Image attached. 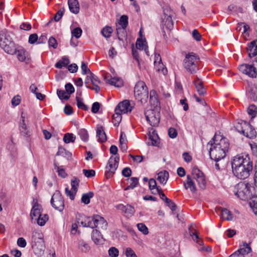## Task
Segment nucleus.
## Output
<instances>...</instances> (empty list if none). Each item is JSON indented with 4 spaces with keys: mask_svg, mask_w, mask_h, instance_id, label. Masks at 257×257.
Wrapping results in <instances>:
<instances>
[{
    "mask_svg": "<svg viewBox=\"0 0 257 257\" xmlns=\"http://www.w3.org/2000/svg\"><path fill=\"white\" fill-rule=\"evenodd\" d=\"M38 40V37L36 34H31L29 37V43L33 44Z\"/></svg>",
    "mask_w": 257,
    "mask_h": 257,
    "instance_id": "62",
    "label": "nucleus"
},
{
    "mask_svg": "<svg viewBox=\"0 0 257 257\" xmlns=\"http://www.w3.org/2000/svg\"><path fill=\"white\" fill-rule=\"evenodd\" d=\"M57 94L59 98L61 99L68 100L70 98V95L67 94L63 90L57 89Z\"/></svg>",
    "mask_w": 257,
    "mask_h": 257,
    "instance_id": "49",
    "label": "nucleus"
},
{
    "mask_svg": "<svg viewBox=\"0 0 257 257\" xmlns=\"http://www.w3.org/2000/svg\"><path fill=\"white\" fill-rule=\"evenodd\" d=\"M16 53L17 54L18 60L21 62H24L29 60L28 54L27 51L22 47L17 45L16 49Z\"/></svg>",
    "mask_w": 257,
    "mask_h": 257,
    "instance_id": "21",
    "label": "nucleus"
},
{
    "mask_svg": "<svg viewBox=\"0 0 257 257\" xmlns=\"http://www.w3.org/2000/svg\"><path fill=\"white\" fill-rule=\"evenodd\" d=\"M93 219V217L83 216H81V219H78L77 222L78 224H81L83 227H89L93 228V225H94Z\"/></svg>",
    "mask_w": 257,
    "mask_h": 257,
    "instance_id": "22",
    "label": "nucleus"
},
{
    "mask_svg": "<svg viewBox=\"0 0 257 257\" xmlns=\"http://www.w3.org/2000/svg\"><path fill=\"white\" fill-rule=\"evenodd\" d=\"M96 137L98 138V141L100 142L103 143L106 141V135L102 125H98L97 126Z\"/></svg>",
    "mask_w": 257,
    "mask_h": 257,
    "instance_id": "26",
    "label": "nucleus"
},
{
    "mask_svg": "<svg viewBox=\"0 0 257 257\" xmlns=\"http://www.w3.org/2000/svg\"><path fill=\"white\" fill-rule=\"evenodd\" d=\"M148 88L144 81H138L134 87V96L135 98L141 103L147 102L148 98Z\"/></svg>",
    "mask_w": 257,
    "mask_h": 257,
    "instance_id": "6",
    "label": "nucleus"
},
{
    "mask_svg": "<svg viewBox=\"0 0 257 257\" xmlns=\"http://www.w3.org/2000/svg\"><path fill=\"white\" fill-rule=\"evenodd\" d=\"M49 46L50 47H52L54 49H56L57 47V42L56 40L53 37H51L48 41Z\"/></svg>",
    "mask_w": 257,
    "mask_h": 257,
    "instance_id": "63",
    "label": "nucleus"
},
{
    "mask_svg": "<svg viewBox=\"0 0 257 257\" xmlns=\"http://www.w3.org/2000/svg\"><path fill=\"white\" fill-rule=\"evenodd\" d=\"M250 205L254 213L257 215V198L253 199L252 203H250Z\"/></svg>",
    "mask_w": 257,
    "mask_h": 257,
    "instance_id": "64",
    "label": "nucleus"
},
{
    "mask_svg": "<svg viewBox=\"0 0 257 257\" xmlns=\"http://www.w3.org/2000/svg\"><path fill=\"white\" fill-rule=\"evenodd\" d=\"M249 57L251 58L257 55V40L248 43L246 48Z\"/></svg>",
    "mask_w": 257,
    "mask_h": 257,
    "instance_id": "20",
    "label": "nucleus"
},
{
    "mask_svg": "<svg viewBox=\"0 0 257 257\" xmlns=\"http://www.w3.org/2000/svg\"><path fill=\"white\" fill-rule=\"evenodd\" d=\"M17 46L9 34L3 32L0 33V47L5 52L11 55L15 54Z\"/></svg>",
    "mask_w": 257,
    "mask_h": 257,
    "instance_id": "5",
    "label": "nucleus"
},
{
    "mask_svg": "<svg viewBox=\"0 0 257 257\" xmlns=\"http://www.w3.org/2000/svg\"><path fill=\"white\" fill-rule=\"evenodd\" d=\"M69 9L71 12L77 14L79 12L80 8L78 0H68Z\"/></svg>",
    "mask_w": 257,
    "mask_h": 257,
    "instance_id": "25",
    "label": "nucleus"
},
{
    "mask_svg": "<svg viewBox=\"0 0 257 257\" xmlns=\"http://www.w3.org/2000/svg\"><path fill=\"white\" fill-rule=\"evenodd\" d=\"M41 209L42 207H36V206L32 207L30 212L32 222H33L36 218H38L42 214Z\"/></svg>",
    "mask_w": 257,
    "mask_h": 257,
    "instance_id": "31",
    "label": "nucleus"
},
{
    "mask_svg": "<svg viewBox=\"0 0 257 257\" xmlns=\"http://www.w3.org/2000/svg\"><path fill=\"white\" fill-rule=\"evenodd\" d=\"M112 32L111 27L106 26L103 28L101 30L102 35L105 38H109L111 36V34Z\"/></svg>",
    "mask_w": 257,
    "mask_h": 257,
    "instance_id": "45",
    "label": "nucleus"
},
{
    "mask_svg": "<svg viewBox=\"0 0 257 257\" xmlns=\"http://www.w3.org/2000/svg\"><path fill=\"white\" fill-rule=\"evenodd\" d=\"M237 131L249 139L255 137L256 133L252 126L246 121H238L234 126Z\"/></svg>",
    "mask_w": 257,
    "mask_h": 257,
    "instance_id": "7",
    "label": "nucleus"
},
{
    "mask_svg": "<svg viewBox=\"0 0 257 257\" xmlns=\"http://www.w3.org/2000/svg\"><path fill=\"white\" fill-rule=\"evenodd\" d=\"M247 112L249 115L251 116V118L255 116L257 113V108L254 105H250L247 108Z\"/></svg>",
    "mask_w": 257,
    "mask_h": 257,
    "instance_id": "51",
    "label": "nucleus"
},
{
    "mask_svg": "<svg viewBox=\"0 0 257 257\" xmlns=\"http://www.w3.org/2000/svg\"><path fill=\"white\" fill-rule=\"evenodd\" d=\"M193 180L192 176L188 175L186 180L183 183V185L185 189H189L192 193H195L197 191V187Z\"/></svg>",
    "mask_w": 257,
    "mask_h": 257,
    "instance_id": "18",
    "label": "nucleus"
},
{
    "mask_svg": "<svg viewBox=\"0 0 257 257\" xmlns=\"http://www.w3.org/2000/svg\"><path fill=\"white\" fill-rule=\"evenodd\" d=\"M19 131L20 134L25 138H28L32 135V131L25 122V116L23 112L21 114V119L19 122Z\"/></svg>",
    "mask_w": 257,
    "mask_h": 257,
    "instance_id": "14",
    "label": "nucleus"
},
{
    "mask_svg": "<svg viewBox=\"0 0 257 257\" xmlns=\"http://www.w3.org/2000/svg\"><path fill=\"white\" fill-rule=\"evenodd\" d=\"M91 238L96 244H102L104 241L101 234L97 229L93 230L91 234Z\"/></svg>",
    "mask_w": 257,
    "mask_h": 257,
    "instance_id": "23",
    "label": "nucleus"
},
{
    "mask_svg": "<svg viewBox=\"0 0 257 257\" xmlns=\"http://www.w3.org/2000/svg\"><path fill=\"white\" fill-rule=\"evenodd\" d=\"M138 230L145 235L149 233V230L146 225L143 223H139L137 224Z\"/></svg>",
    "mask_w": 257,
    "mask_h": 257,
    "instance_id": "50",
    "label": "nucleus"
},
{
    "mask_svg": "<svg viewBox=\"0 0 257 257\" xmlns=\"http://www.w3.org/2000/svg\"><path fill=\"white\" fill-rule=\"evenodd\" d=\"M239 25H241L243 27L242 33L244 34V38L248 37L249 33L247 32V31L249 30V26L244 23H240Z\"/></svg>",
    "mask_w": 257,
    "mask_h": 257,
    "instance_id": "57",
    "label": "nucleus"
},
{
    "mask_svg": "<svg viewBox=\"0 0 257 257\" xmlns=\"http://www.w3.org/2000/svg\"><path fill=\"white\" fill-rule=\"evenodd\" d=\"M136 48L137 49H140V50H144V49L146 51V54L148 55H149V54L148 53V52L147 50V46H146L145 42L138 39L137 41L136 44Z\"/></svg>",
    "mask_w": 257,
    "mask_h": 257,
    "instance_id": "44",
    "label": "nucleus"
},
{
    "mask_svg": "<svg viewBox=\"0 0 257 257\" xmlns=\"http://www.w3.org/2000/svg\"><path fill=\"white\" fill-rule=\"evenodd\" d=\"M72 35L73 36L75 37L76 38L78 39L79 38L82 33V31L81 29L79 27L76 28L74 29L72 31Z\"/></svg>",
    "mask_w": 257,
    "mask_h": 257,
    "instance_id": "53",
    "label": "nucleus"
},
{
    "mask_svg": "<svg viewBox=\"0 0 257 257\" xmlns=\"http://www.w3.org/2000/svg\"><path fill=\"white\" fill-rule=\"evenodd\" d=\"M78 248L81 252L84 253L88 252L90 249L89 245L83 240L78 241Z\"/></svg>",
    "mask_w": 257,
    "mask_h": 257,
    "instance_id": "32",
    "label": "nucleus"
},
{
    "mask_svg": "<svg viewBox=\"0 0 257 257\" xmlns=\"http://www.w3.org/2000/svg\"><path fill=\"white\" fill-rule=\"evenodd\" d=\"M75 139L76 137L73 134L66 133L64 135L63 141L65 143L68 144L74 142Z\"/></svg>",
    "mask_w": 257,
    "mask_h": 257,
    "instance_id": "42",
    "label": "nucleus"
},
{
    "mask_svg": "<svg viewBox=\"0 0 257 257\" xmlns=\"http://www.w3.org/2000/svg\"><path fill=\"white\" fill-rule=\"evenodd\" d=\"M83 173L85 176L87 178L94 177L95 175V172L94 170L83 169Z\"/></svg>",
    "mask_w": 257,
    "mask_h": 257,
    "instance_id": "56",
    "label": "nucleus"
},
{
    "mask_svg": "<svg viewBox=\"0 0 257 257\" xmlns=\"http://www.w3.org/2000/svg\"><path fill=\"white\" fill-rule=\"evenodd\" d=\"M49 219L48 215L46 214H41L38 218H36L33 223L37 222L40 226H43L45 224L46 221Z\"/></svg>",
    "mask_w": 257,
    "mask_h": 257,
    "instance_id": "33",
    "label": "nucleus"
},
{
    "mask_svg": "<svg viewBox=\"0 0 257 257\" xmlns=\"http://www.w3.org/2000/svg\"><path fill=\"white\" fill-rule=\"evenodd\" d=\"M81 68L82 70V73L83 75H85L87 73H89L90 75H92V73L88 68L87 65L84 62H82Z\"/></svg>",
    "mask_w": 257,
    "mask_h": 257,
    "instance_id": "58",
    "label": "nucleus"
},
{
    "mask_svg": "<svg viewBox=\"0 0 257 257\" xmlns=\"http://www.w3.org/2000/svg\"><path fill=\"white\" fill-rule=\"evenodd\" d=\"M147 120L152 126H157L160 122V112L158 108L147 110L145 112Z\"/></svg>",
    "mask_w": 257,
    "mask_h": 257,
    "instance_id": "9",
    "label": "nucleus"
},
{
    "mask_svg": "<svg viewBox=\"0 0 257 257\" xmlns=\"http://www.w3.org/2000/svg\"><path fill=\"white\" fill-rule=\"evenodd\" d=\"M194 84L195 86L197 92L199 95L203 96L206 94V89L203 85L202 82L199 79L197 78L196 80H195L194 81Z\"/></svg>",
    "mask_w": 257,
    "mask_h": 257,
    "instance_id": "27",
    "label": "nucleus"
},
{
    "mask_svg": "<svg viewBox=\"0 0 257 257\" xmlns=\"http://www.w3.org/2000/svg\"><path fill=\"white\" fill-rule=\"evenodd\" d=\"M51 204L53 207L59 211L64 209V203L62 196L59 191H56L53 195L51 199Z\"/></svg>",
    "mask_w": 257,
    "mask_h": 257,
    "instance_id": "11",
    "label": "nucleus"
},
{
    "mask_svg": "<svg viewBox=\"0 0 257 257\" xmlns=\"http://www.w3.org/2000/svg\"><path fill=\"white\" fill-rule=\"evenodd\" d=\"M220 212L221 218L227 221L233 220V215L231 212L226 208L219 207L216 211L217 212Z\"/></svg>",
    "mask_w": 257,
    "mask_h": 257,
    "instance_id": "24",
    "label": "nucleus"
},
{
    "mask_svg": "<svg viewBox=\"0 0 257 257\" xmlns=\"http://www.w3.org/2000/svg\"><path fill=\"white\" fill-rule=\"evenodd\" d=\"M55 168L57 170L58 175L62 178H65L67 176V174L63 169H61L59 166L55 163Z\"/></svg>",
    "mask_w": 257,
    "mask_h": 257,
    "instance_id": "61",
    "label": "nucleus"
},
{
    "mask_svg": "<svg viewBox=\"0 0 257 257\" xmlns=\"http://www.w3.org/2000/svg\"><path fill=\"white\" fill-rule=\"evenodd\" d=\"M150 101L151 105H153L155 108H157L159 100L157 97L156 92L154 90H151L150 91Z\"/></svg>",
    "mask_w": 257,
    "mask_h": 257,
    "instance_id": "34",
    "label": "nucleus"
},
{
    "mask_svg": "<svg viewBox=\"0 0 257 257\" xmlns=\"http://www.w3.org/2000/svg\"><path fill=\"white\" fill-rule=\"evenodd\" d=\"M76 192L75 191L70 190L68 187L65 188V193L67 196L69 197L70 199L74 200Z\"/></svg>",
    "mask_w": 257,
    "mask_h": 257,
    "instance_id": "59",
    "label": "nucleus"
},
{
    "mask_svg": "<svg viewBox=\"0 0 257 257\" xmlns=\"http://www.w3.org/2000/svg\"><path fill=\"white\" fill-rule=\"evenodd\" d=\"M133 107L131 105L130 101L124 100L119 102L115 107V112L121 113H125L132 111Z\"/></svg>",
    "mask_w": 257,
    "mask_h": 257,
    "instance_id": "15",
    "label": "nucleus"
},
{
    "mask_svg": "<svg viewBox=\"0 0 257 257\" xmlns=\"http://www.w3.org/2000/svg\"><path fill=\"white\" fill-rule=\"evenodd\" d=\"M93 228H97L98 229H106L107 226V223L105 219L99 215L95 216L93 219Z\"/></svg>",
    "mask_w": 257,
    "mask_h": 257,
    "instance_id": "16",
    "label": "nucleus"
},
{
    "mask_svg": "<svg viewBox=\"0 0 257 257\" xmlns=\"http://www.w3.org/2000/svg\"><path fill=\"white\" fill-rule=\"evenodd\" d=\"M154 66L156 71L161 72L164 75H165L167 73V69L162 62L158 63L157 64L154 65Z\"/></svg>",
    "mask_w": 257,
    "mask_h": 257,
    "instance_id": "41",
    "label": "nucleus"
},
{
    "mask_svg": "<svg viewBox=\"0 0 257 257\" xmlns=\"http://www.w3.org/2000/svg\"><path fill=\"white\" fill-rule=\"evenodd\" d=\"M128 25V17L126 15H122L120 17L119 20L118 22V24L116 26L126 28Z\"/></svg>",
    "mask_w": 257,
    "mask_h": 257,
    "instance_id": "39",
    "label": "nucleus"
},
{
    "mask_svg": "<svg viewBox=\"0 0 257 257\" xmlns=\"http://www.w3.org/2000/svg\"><path fill=\"white\" fill-rule=\"evenodd\" d=\"M163 23L167 29H171L173 27V22L170 15L165 14V17L163 20Z\"/></svg>",
    "mask_w": 257,
    "mask_h": 257,
    "instance_id": "35",
    "label": "nucleus"
},
{
    "mask_svg": "<svg viewBox=\"0 0 257 257\" xmlns=\"http://www.w3.org/2000/svg\"><path fill=\"white\" fill-rule=\"evenodd\" d=\"M69 63V59L66 57H63L55 64V67L57 68H61L62 67L67 66Z\"/></svg>",
    "mask_w": 257,
    "mask_h": 257,
    "instance_id": "36",
    "label": "nucleus"
},
{
    "mask_svg": "<svg viewBox=\"0 0 257 257\" xmlns=\"http://www.w3.org/2000/svg\"><path fill=\"white\" fill-rule=\"evenodd\" d=\"M94 196L92 192H89L87 193H85L82 195L81 198V201L85 204H88L90 203V199Z\"/></svg>",
    "mask_w": 257,
    "mask_h": 257,
    "instance_id": "37",
    "label": "nucleus"
},
{
    "mask_svg": "<svg viewBox=\"0 0 257 257\" xmlns=\"http://www.w3.org/2000/svg\"><path fill=\"white\" fill-rule=\"evenodd\" d=\"M169 173L164 171L163 172H160L158 174L157 180L162 184H165L169 178Z\"/></svg>",
    "mask_w": 257,
    "mask_h": 257,
    "instance_id": "30",
    "label": "nucleus"
},
{
    "mask_svg": "<svg viewBox=\"0 0 257 257\" xmlns=\"http://www.w3.org/2000/svg\"><path fill=\"white\" fill-rule=\"evenodd\" d=\"M76 99L77 101V105L79 108L84 110H87L88 109V107L83 102L82 98L76 96Z\"/></svg>",
    "mask_w": 257,
    "mask_h": 257,
    "instance_id": "48",
    "label": "nucleus"
},
{
    "mask_svg": "<svg viewBox=\"0 0 257 257\" xmlns=\"http://www.w3.org/2000/svg\"><path fill=\"white\" fill-rule=\"evenodd\" d=\"M250 187L251 185L248 183L240 182L234 187L233 192L241 200H246L252 196Z\"/></svg>",
    "mask_w": 257,
    "mask_h": 257,
    "instance_id": "3",
    "label": "nucleus"
},
{
    "mask_svg": "<svg viewBox=\"0 0 257 257\" xmlns=\"http://www.w3.org/2000/svg\"><path fill=\"white\" fill-rule=\"evenodd\" d=\"M237 252L240 253L244 257L245 254L251 252L252 250L249 243L248 244L246 242H243L242 245H241L239 249L237 250Z\"/></svg>",
    "mask_w": 257,
    "mask_h": 257,
    "instance_id": "29",
    "label": "nucleus"
},
{
    "mask_svg": "<svg viewBox=\"0 0 257 257\" xmlns=\"http://www.w3.org/2000/svg\"><path fill=\"white\" fill-rule=\"evenodd\" d=\"M116 33L118 39L119 41H123L126 39L127 34L125 27H121L116 26Z\"/></svg>",
    "mask_w": 257,
    "mask_h": 257,
    "instance_id": "28",
    "label": "nucleus"
},
{
    "mask_svg": "<svg viewBox=\"0 0 257 257\" xmlns=\"http://www.w3.org/2000/svg\"><path fill=\"white\" fill-rule=\"evenodd\" d=\"M105 82L111 85L117 87H121L123 85L122 80L118 77H112L110 74H106L104 77Z\"/></svg>",
    "mask_w": 257,
    "mask_h": 257,
    "instance_id": "17",
    "label": "nucleus"
},
{
    "mask_svg": "<svg viewBox=\"0 0 257 257\" xmlns=\"http://www.w3.org/2000/svg\"><path fill=\"white\" fill-rule=\"evenodd\" d=\"M199 58L195 55H186L184 60L185 68L191 74L195 73L198 69Z\"/></svg>",
    "mask_w": 257,
    "mask_h": 257,
    "instance_id": "8",
    "label": "nucleus"
},
{
    "mask_svg": "<svg viewBox=\"0 0 257 257\" xmlns=\"http://www.w3.org/2000/svg\"><path fill=\"white\" fill-rule=\"evenodd\" d=\"M211 145L209 155L212 160L217 162L223 159L228 151L229 144L227 139L222 136L215 134L212 141L209 142Z\"/></svg>",
    "mask_w": 257,
    "mask_h": 257,
    "instance_id": "2",
    "label": "nucleus"
},
{
    "mask_svg": "<svg viewBox=\"0 0 257 257\" xmlns=\"http://www.w3.org/2000/svg\"><path fill=\"white\" fill-rule=\"evenodd\" d=\"M64 8H62L57 12L54 17L55 21L58 22L61 19L64 14Z\"/></svg>",
    "mask_w": 257,
    "mask_h": 257,
    "instance_id": "55",
    "label": "nucleus"
},
{
    "mask_svg": "<svg viewBox=\"0 0 257 257\" xmlns=\"http://www.w3.org/2000/svg\"><path fill=\"white\" fill-rule=\"evenodd\" d=\"M124 254L126 257H138L135 251L131 247L126 248Z\"/></svg>",
    "mask_w": 257,
    "mask_h": 257,
    "instance_id": "54",
    "label": "nucleus"
},
{
    "mask_svg": "<svg viewBox=\"0 0 257 257\" xmlns=\"http://www.w3.org/2000/svg\"><path fill=\"white\" fill-rule=\"evenodd\" d=\"M108 253L110 257H117L119 255V251L115 247H111L108 249Z\"/></svg>",
    "mask_w": 257,
    "mask_h": 257,
    "instance_id": "52",
    "label": "nucleus"
},
{
    "mask_svg": "<svg viewBox=\"0 0 257 257\" xmlns=\"http://www.w3.org/2000/svg\"><path fill=\"white\" fill-rule=\"evenodd\" d=\"M80 180L76 177H73L71 181V185L73 191H77L78 187L79 186Z\"/></svg>",
    "mask_w": 257,
    "mask_h": 257,
    "instance_id": "47",
    "label": "nucleus"
},
{
    "mask_svg": "<svg viewBox=\"0 0 257 257\" xmlns=\"http://www.w3.org/2000/svg\"><path fill=\"white\" fill-rule=\"evenodd\" d=\"M119 161V156H111L109 158L106 167L107 171L105 172V176L107 178H110L115 173L118 166Z\"/></svg>",
    "mask_w": 257,
    "mask_h": 257,
    "instance_id": "10",
    "label": "nucleus"
},
{
    "mask_svg": "<svg viewBox=\"0 0 257 257\" xmlns=\"http://www.w3.org/2000/svg\"><path fill=\"white\" fill-rule=\"evenodd\" d=\"M158 136L153 133L152 135H150L147 144L149 146H156L158 143Z\"/></svg>",
    "mask_w": 257,
    "mask_h": 257,
    "instance_id": "40",
    "label": "nucleus"
},
{
    "mask_svg": "<svg viewBox=\"0 0 257 257\" xmlns=\"http://www.w3.org/2000/svg\"><path fill=\"white\" fill-rule=\"evenodd\" d=\"M113 123L114 125L118 126L121 120V114L118 112H115L112 115Z\"/></svg>",
    "mask_w": 257,
    "mask_h": 257,
    "instance_id": "46",
    "label": "nucleus"
},
{
    "mask_svg": "<svg viewBox=\"0 0 257 257\" xmlns=\"http://www.w3.org/2000/svg\"><path fill=\"white\" fill-rule=\"evenodd\" d=\"M192 175L193 178L195 180L201 189H204L206 187V181L204 175L202 172L197 168L192 170Z\"/></svg>",
    "mask_w": 257,
    "mask_h": 257,
    "instance_id": "13",
    "label": "nucleus"
},
{
    "mask_svg": "<svg viewBox=\"0 0 257 257\" xmlns=\"http://www.w3.org/2000/svg\"><path fill=\"white\" fill-rule=\"evenodd\" d=\"M129 185L125 189V190L133 189L139 183V179L137 177H132L130 179Z\"/></svg>",
    "mask_w": 257,
    "mask_h": 257,
    "instance_id": "43",
    "label": "nucleus"
},
{
    "mask_svg": "<svg viewBox=\"0 0 257 257\" xmlns=\"http://www.w3.org/2000/svg\"><path fill=\"white\" fill-rule=\"evenodd\" d=\"M232 173L240 179L247 178L252 171L253 165L248 155L234 156L231 161Z\"/></svg>",
    "mask_w": 257,
    "mask_h": 257,
    "instance_id": "1",
    "label": "nucleus"
},
{
    "mask_svg": "<svg viewBox=\"0 0 257 257\" xmlns=\"http://www.w3.org/2000/svg\"><path fill=\"white\" fill-rule=\"evenodd\" d=\"M190 235L192 236L193 239L196 241V242L200 245H202L203 244V240L199 238L198 235L196 233H191Z\"/></svg>",
    "mask_w": 257,
    "mask_h": 257,
    "instance_id": "60",
    "label": "nucleus"
},
{
    "mask_svg": "<svg viewBox=\"0 0 257 257\" xmlns=\"http://www.w3.org/2000/svg\"><path fill=\"white\" fill-rule=\"evenodd\" d=\"M32 247L35 254L38 256L42 255L45 250L43 234L39 231H34L32 238Z\"/></svg>",
    "mask_w": 257,
    "mask_h": 257,
    "instance_id": "4",
    "label": "nucleus"
},
{
    "mask_svg": "<svg viewBox=\"0 0 257 257\" xmlns=\"http://www.w3.org/2000/svg\"><path fill=\"white\" fill-rule=\"evenodd\" d=\"M116 208L123 212L127 217L132 216L135 212L134 207L128 204H119L116 206Z\"/></svg>",
    "mask_w": 257,
    "mask_h": 257,
    "instance_id": "19",
    "label": "nucleus"
},
{
    "mask_svg": "<svg viewBox=\"0 0 257 257\" xmlns=\"http://www.w3.org/2000/svg\"><path fill=\"white\" fill-rule=\"evenodd\" d=\"M239 71L250 77L255 78L257 76V69L255 62L251 64H243L238 67Z\"/></svg>",
    "mask_w": 257,
    "mask_h": 257,
    "instance_id": "12",
    "label": "nucleus"
},
{
    "mask_svg": "<svg viewBox=\"0 0 257 257\" xmlns=\"http://www.w3.org/2000/svg\"><path fill=\"white\" fill-rule=\"evenodd\" d=\"M78 134L83 141L86 142L88 141L89 135L86 130L84 128L80 129L78 131Z\"/></svg>",
    "mask_w": 257,
    "mask_h": 257,
    "instance_id": "38",
    "label": "nucleus"
}]
</instances>
